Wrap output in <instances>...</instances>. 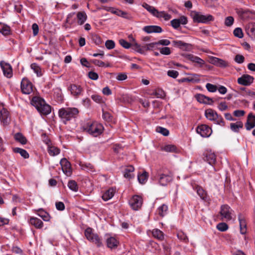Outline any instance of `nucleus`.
Segmentation results:
<instances>
[{
  "mask_svg": "<svg viewBox=\"0 0 255 255\" xmlns=\"http://www.w3.org/2000/svg\"><path fill=\"white\" fill-rule=\"evenodd\" d=\"M79 113V111L76 108H62L58 112L59 117L65 124H66L67 122L76 118Z\"/></svg>",
  "mask_w": 255,
  "mask_h": 255,
  "instance_id": "1",
  "label": "nucleus"
},
{
  "mask_svg": "<svg viewBox=\"0 0 255 255\" xmlns=\"http://www.w3.org/2000/svg\"><path fill=\"white\" fill-rule=\"evenodd\" d=\"M32 104L41 115H47L51 111V107L45 103L44 100L39 97H34L32 98Z\"/></svg>",
  "mask_w": 255,
  "mask_h": 255,
  "instance_id": "2",
  "label": "nucleus"
},
{
  "mask_svg": "<svg viewBox=\"0 0 255 255\" xmlns=\"http://www.w3.org/2000/svg\"><path fill=\"white\" fill-rule=\"evenodd\" d=\"M85 235L87 240L94 243L98 247H100L103 245L101 238L97 234L93 232L92 228H87L85 231Z\"/></svg>",
  "mask_w": 255,
  "mask_h": 255,
  "instance_id": "3",
  "label": "nucleus"
},
{
  "mask_svg": "<svg viewBox=\"0 0 255 255\" xmlns=\"http://www.w3.org/2000/svg\"><path fill=\"white\" fill-rule=\"evenodd\" d=\"M85 235L87 240L94 243L98 247H100L103 245L101 238L97 234L93 232L92 228H87L85 231Z\"/></svg>",
  "mask_w": 255,
  "mask_h": 255,
  "instance_id": "4",
  "label": "nucleus"
},
{
  "mask_svg": "<svg viewBox=\"0 0 255 255\" xmlns=\"http://www.w3.org/2000/svg\"><path fill=\"white\" fill-rule=\"evenodd\" d=\"M191 15L193 21L198 23H207L209 21H213L214 19L213 16L210 14L205 15L196 11H193L191 13Z\"/></svg>",
  "mask_w": 255,
  "mask_h": 255,
  "instance_id": "5",
  "label": "nucleus"
},
{
  "mask_svg": "<svg viewBox=\"0 0 255 255\" xmlns=\"http://www.w3.org/2000/svg\"><path fill=\"white\" fill-rule=\"evenodd\" d=\"M173 176V173L170 171H167L160 174L158 182L162 186H166L172 181Z\"/></svg>",
  "mask_w": 255,
  "mask_h": 255,
  "instance_id": "6",
  "label": "nucleus"
},
{
  "mask_svg": "<svg viewBox=\"0 0 255 255\" xmlns=\"http://www.w3.org/2000/svg\"><path fill=\"white\" fill-rule=\"evenodd\" d=\"M233 210L228 205H223L221 207L220 214L223 220L229 221L232 219Z\"/></svg>",
  "mask_w": 255,
  "mask_h": 255,
  "instance_id": "7",
  "label": "nucleus"
},
{
  "mask_svg": "<svg viewBox=\"0 0 255 255\" xmlns=\"http://www.w3.org/2000/svg\"><path fill=\"white\" fill-rule=\"evenodd\" d=\"M102 126L96 123L90 124L87 128L88 133L94 136H97L100 134L102 132Z\"/></svg>",
  "mask_w": 255,
  "mask_h": 255,
  "instance_id": "8",
  "label": "nucleus"
},
{
  "mask_svg": "<svg viewBox=\"0 0 255 255\" xmlns=\"http://www.w3.org/2000/svg\"><path fill=\"white\" fill-rule=\"evenodd\" d=\"M129 204L134 210H138L142 204V198L138 195H134L129 201Z\"/></svg>",
  "mask_w": 255,
  "mask_h": 255,
  "instance_id": "9",
  "label": "nucleus"
},
{
  "mask_svg": "<svg viewBox=\"0 0 255 255\" xmlns=\"http://www.w3.org/2000/svg\"><path fill=\"white\" fill-rule=\"evenodd\" d=\"M196 131L203 137H209L212 133L211 128L206 125H202L198 126Z\"/></svg>",
  "mask_w": 255,
  "mask_h": 255,
  "instance_id": "10",
  "label": "nucleus"
},
{
  "mask_svg": "<svg viewBox=\"0 0 255 255\" xmlns=\"http://www.w3.org/2000/svg\"><path fill=\"white\" fill-rule=\"evenodd\" d=\"M21 90L23 94H30L33 91L32 83L27 79L23 78L21 82Z\"/></svg>",
  "mask_w": 255,
  "mask_h": 255,
  "instance_id": "11",
  "label": "nucleus"
},
{
  "mask_svg": "<svg viewBox=\"0 0 255 255\" xmlns=\"http://www.w3.org/2000/svg\"><path fill=\"white\" fill-rule=\"evenodd\" d=\"M0 119L4 125H8L10 121L9 112L3 106L0 107Z\"/></svg>",
  "mask_w": 255,
  "mask_h": 255,
  "instance_id": "12",
  "label": "nucleus"
},
{
  "mask_svg": "<svg viewBox=\"0 0 255 255\" xmlns=\"http://www.w3.org/2000/svg\"><path fill=\"white\" fill-rule=\"evenodd\" d=\"M254 80V78L248 74H244L241 77L238 79V84L248 86L251 85L253 82Z\"/></svg>",
  "mask_w": 255,
  "mask_h": 255,
  "instance_id": "13",
  "label": "nucleus"
},
{
  "mask_svg": "<svg viewBox=\"0 0 255 255\" xmlns=\"http://www.w3.org/2000/svg\"><path fill=\"white\" fill-rule=\"evenodd\" d=\"M63 172L67 176L72 174V169L70 163L65 158H62L60 162Z\"/></svg>",
  "mask_w": 255,
  "mask_h": 255,
  "instance_id": "14",
  "label": "nucleus"
},
{
  "mask_svg": "<svg viewBox=\"0 0 255 255\" xmlns=\"http://www.w3.org/2000/svg\"><path fill=\"white\" fill-rule=\"evenodd\" d=\"M209 60L211 64L217 66L221 68H226L229 66V63L223 59L212 56L209 58Z\"/></svg>",
  "mask_w": 255,
  "mask_h": 255,
  "instance_id": "15",
  "label": "nucleus"
},
{
  "mask_svg": "<svg viewBox=\"0 0 255 255\" xmlns=\"http://www.w3.org/2000/svg\"><path fill=\"white\" fill-rule=\"evenodd\" d=\"M0 65L4 75L7 78H11L12 76V70L10 65L2 61L0 62Z\"/></svg>",
  "mask_w": 255,
  "mask_h": 255,
  "instance_id": "16",
  "label": "nucleus"
},
{
  "mask_svg": "<svg viewBox=\"0 0 255 255\" xmlns=\"http://www.w3.org/2000/svg\"><path fill=\"white\" fill-rule=\"evenodd\" d=\"M255 127V115L253 113H250L247 118V121L245 124V127L248 130H250Z\"/></svg>",
  "mask_w": 255,
  "mask_h": 255,
  "instance_id": "17",
  "label": "nucleus"
},
{
  "mask_svg": "<svg viewBox=\"0 0 255 255\" xmlns=\"http://www.w3.org/2000/svg\"><path fill=\"white\" fill-rule=\"evenodd\" d=\"M204 159L210 164H214L216 161V157L214 153L211 151H206L204 153Z\"/></svg>",
  "mask_w": 255,
  "mask_h": 255,
  "instance_id": "18",
  "label": "nucleus"
},
{
  "mask_svg": "<svg viewBox=\"0 0 255 255\" xmlns=\"http://www.w3.org/2000/svg\"><path fill=\"white\" fill-rule=\"evenodd\" d=\"M195 98L197 101L200 103L208 105H212L214 102L212 99L208 97L205 96L203 94H197L195 96Z\"/></svg>",
  "mask_w": 255,
  "mask_h": 255,
  "instance_id": "19",
  "label": "nucleus"
},
{
  "mask_svg": "<svg viewBox=\"0 0 255 255\" xmlns=\"http://www.w3.org/2000/svg\"><path fill=\"white\" fill-rule=\"evenodd\" d=\"M143 30L147 33H161L162 31L161 27L157 25L145 26L143 27Z\"/></svg>",
  "mask_w": 255,
  "mask_h": 255,
  "instance_id": "20",
  "label": "nucleus"
},
{
  "mask_svg": "<svg viewBox=\"0 0 255 255\" xmlns=\"http://www.w3.org/2000/svg\"><path fill=\"white\" fill-rule=\"evenodd\" d=\"M69 89L71 94L76 97L79 96L83 91V89L80 86L75 84L71 85L69 87Z\"/></svg>",
  "mask_w": 255,
  "mask_h": 255,
  "instance_id": "21",
  "label": "nucleus"
},
{
  "mask_svg": "<svg viewBox=\"0 0 255 255\" xmlns=\"http://www.w3.org/2000/svg\"><path fill=\"white\" fill-rule=\"evenodd\" d=\"M238 219L240 222V232L242 234H245L247 232L246 221L241 214L239 215Z\"/></svg>",
  "mask_w": 255,
  "mask_h": 255,
  "instance_id": "22",
  "label": "nucleus"
},
{
  "mask_svg": "<svg viewBox=\"0 0 255 255\" xmlns=\"http://www.w3.org/2000/svg\"><path fill=\"white\" fill-rule=\"evenodd\" d=\"M130 36L132 37V45L131 47H132V49L140 54H144V46L141 47L135 41V39L132 36Z\"/></svg>",
  "mask_w": 255,
  "mask_h": 255,
  "instance_id": "23",
  "label": "nucleus"
},
{
  "mask_svg": "<svg viewBox=\"0 0 255 255\" xmlns=\"http://www.w3.org/2000/svg\"><path fill=\"white\" fill-rule=\"evenodd\" d=\"M107 247L111 249H116L118 246L119 242L114 237H110L106 241Z\"/></svg>",
  "mask_w": 255,
  "mask_h": 255,
  "instance_id": "24",
  "label": "nucleus"
},
{
  "mask_svg": "<svg viewBox=\"0 0 255 255\" xmlns=\"http://www.w3.org/2000/svg\"><path fill=\"white\" fill-rule=\"evenodd\" d=\"M29 223L34 226L37 229H41L43 226L42 221L35 217H31L29 221Z\"/></svg>",
  "mask_w": 255,
  "mask_h": 255,
  "instance_id": "25",
  "label": "nucleus"
},
{
  "mask_svg": "<svg viewBox=\"0 0 255 255\" xmlns=\"http://www.w3.org/2000/svg\"><path fill=\"white\" fill-rule=\"evenodd\" d=\"M197 192L198 195L200 197V198L205 201H207L209 200V197L207 195V193L205 190H203L202 188L200 186H197L196 187Z\"/></svg>",
  "mask_w": 255,
  "mask_h": 255,
  "instance_id": "26",
  "label": "nucleus"
},
{
  "mask_svg": "<svg viewBox=\"0 0 255 255\" xmlns=\"http://www.w3.org/2000/svg\"><path fill=\"white\" fill-rule=\"evenodd\" d=\"M0 32L4 36L8 35L10 34V28L7 25L0 22Z\"/></svg>",
  "mask_w": 255,
  "mask_h": 255,
  "instance_id": "27",
  "label": "nucleus"
},
{
  "mask_svg": "<svg viewBox=\"0 0 255 255\" xmlns=\"http://www.w3.org/2000/svg\"><path fill=\"white\" fill-rule=\"evenodd\" d=\"M77 17L78 19V23L79 25H82L86 20L87 16L85 12L79 11L77 13Z\"/></svg>",
  "mask_w": 255,
  "mask_h": 255,
  "instance_id": "28",
  "label": "nucleus"
},
{
  "mask_svg": "<svg viewBox=\"0 0 255 255\" xmlns=\"http://www.w3.org/2000/svg\"><path fill=\"white\" fill-rule=\"evenodd\" d=\"M218 114L212 109H208L205 111L206 117L210 121L215 120L218 117Z\"/></svg>",
  "mask_w": 255,
  "mask_h": 255,
  "instance_id": "29",
  "label": "nucleus"
},
{
  "mask_svg": "<svg viewBox=\"0 0 255 255\" xmlns=\"http://www.w3.org/2000/svg\"><path fill=\"white\" fill-rule=\"evenodd\" d=\"M115 193V190L113 188H110L103 195L102 198L104 201H108L114 196Z\"/></svg>",
  "mask_w": 255,
  "mask_h": 255,
  "instance_id": "30",
  "label": "nucleus"
},
{
  "mask_svg": "<svg viewBox=\"0 0 255 255\" xmlns=\"http://www.w3.org/2000/svg\"><path fill=\"white\" fill-rule=\"evenodd\" d=\"M243 127V124L241 121L237 122L235 123L230 124V128L231 130L234 132H238L239 129Z\"/></svg>",
  "mask_w": 255,
  "mask_h": 255,
  "instance_id": "31",
  "label": "nucleus"
},
{
  "mask_svg": "<svg viewBox=\"0 0 255 255\" xmlns=\"http://www.w3.org/2000/svg\"><path fill=\"white\" fill-rule=\"evenodd\" d=\"M134 168L133 166L130 165L127 166L125 169L124 173V176L126 178L130 179L132 177L131 175V173L133 172Z\"/></svg>",
  "mask_w": 255,
  "mask_h": 255,
  "instance_id": "32",
  "label": "nucleus"
},
{
  "mask_svg": "<svg viewBox=\"0 0 255 255\" xmlns=\"http://www.w3.org/2000/svg\"><path fill=\"white\" fill-rule=\"evenodd\" d=\"M60 150L56 146L48 145V152L51 156L58 155L60 153Z\"/></svg>",
  "mask_w": 255,
  "mask_h": 255,
  "instance_id": "33",
  "label": "nucleus"
},
{
  "mask_svg": "<svg viewBox=\"0 0 255 255\" xmlns=\"http://www.w3.org/2000/svg\"><path fill=\"white\" fill-rule=\"evenodd\" d=\"M14 139L22 144H25L27 142V139L20 132L15 134Z\"/></svg>",
  "mask_w": 255,
  "mask_h": 255,
  "instance_id": "34",
  "label": "nucleus"
},
{
  "mask_svg": "<svg viewBox=\"0 0 255 255\" xmlns=\"http://www.w3.org/2000/svg\"><path fill=\"white\" fill-rule=\"evenodd\" d=\"M37 215L39 216L45 221H48L50 220L49 214L43 209H40L37 211Z\"/></svg>",
  "mask_w": 255,
  "mask_h": 255,
  "instance_id": "35",
  "label": "nucleus"
},
{
  "mask_svg": "<svg viewBox=\"0 0 255 255\" xmlns=\"http://www.w3.org/2000/svg\"><path fill=\"white\" fill-rule=\"evenodd\" d=\"M13 151L15 153H19L24 158H28L29 157V154L25 149L16 147L13 149Z\"/></svg>",
  "mask_w": 255,
  "mask_h": 255,
  "instance_id": "36",
  "label": "nucleus"
},
{
  "mask_svg": "<svg viewBox=\"0 0 255 255\" xmlns=\"http://www.w3.org/2000/svg\"><path fill=\"white\" fill-rule=\"evenodd\" d=\"M152 233L153 237L158 240H162L164 238L163 233L157 229L153 230Z\"/></svg>",
  "mask_w": 255,
  "mask_h": 255,
  "instance_id": "37",
  "label": "nucleus"
},
{
  "mask_svg": "<svg viewBox=\"0 0 255 255\" xmlns=\"http://www.w3.org/2000/svg\"><path fill=\"white\" fill-rule=\"evenodd\" d=\"M30 67L33 70L34 72L37 74V76L40 77L42 76V74L41 72V68L38 65V64L36 63H32L31 64Z\"/></svg>",
  "mask_w": 255,
  "mask_h": 255,
  "instance_id": "38",
  "label": "nucleus"
},
{
  "mask_svg": "<svg viewBox=\"0 0 255 255\" xmlns=\"http://www.w3.org/2000/svg\"><path fill=\"white\" fill-rule=\"evenodd\" d=\"M168 207L166 205H162L158 208L159 215L161 217H163L166 213Z\"/></svg>",
  "mask_w": 255,
  "mask_h": 255,
  "instance_id": "39",
  "label": "nucleus"
},
{
  "mask_svg": "<svg viewBox=\"0 0 255 255\" xmlns=\"http://www.w3.org/2000/svg\"><path fill=\"white\" fill-rule=\"evenodd\" d=\"M68 187L73 191H77L78 186L76 182L74 180H70L68 183Z\"/></svg>",
  "mask_w": 255,
  "mask_h": 255,
  "instance_id": "40",
  "label": "nucleus"
},
{
  "mask_svg": "<svg viewBox=\"0 0 255 255\" xmlns=\"http://www.w3.org/2000/svg\"><path fill=\"white\" fill-rule=\"evenodd\" d=\"M147 173L146 171H144L142 174L138 175V180L139 183L143 184L146 181L147 179Z\"/></svg>",
  "mask_w": 255,
  "mask_h": 255,
  "instance_id": "41",
  "label": "nucleus"
},
{
  "mask_svg": "<svg viewBox=\"0 0 255 255\" xmlns=\"http://www.w3.org/2000/svg\"><path fill=\"white\" fill-rule=\"evenodd\" d=\"M162 150L166 151V152H177V148L176 147L172 144H168L164 146Z\"/></svg>",
  "mask_w": 255,
  "mask_h": 255,
  "instance_id": "42",
  "label": "nucleus"
},
{
  "mask_svg": "<svg viewBox=\"0 0 255 255\" xmlns=\"http://www.w3.org/2000/svg\"><path fill=\"white\" fill-rule=\"evenodd\" d=\"M248 34H251L255 36V23H251L246 28Z\"/></svg>",
  "mask_w": 255,
  "mask_h": 255,
  "instance_id": "43",
  "label": "nucleus"
},
{
  "mask_svg": "<svg viewBox=\"0 0 255 255\" xmlns=\"http://www.w3.org/2000/svg\"><path fill=\"white\" fill-rule=\"evenodd\" d=\"M217 229L221 232H225L228 230V226L225 223H220L217 225Z\"/></svg>",
  "mask_w": 255,
  "mask_h": 255,
  "instance_id": "44",
  "label": "nucleus"
},
{
  "mask_svg": "<svg viewBox=\"0 0 255 255\" xmlns=\"http://www.w3.org/2000/svg\"><path fill=\"white\" fill-rule=\"evenodd\" d=\"M156 130L157 132L161 133L164 136H167L169 133V130L167 129L161 127H157Z\"/></svg>",
  "mask_w": 255,
  "mask_h": 255,
  "instance_id": "45",
  "label": "nucleus"
},
{
  "mask_svg": "<svg viewBox=\"0 0 255 255\" xmlns=\"http://www.w3.org/2000/svg\"><path fill=\"white\" fill-rule=\"evenodd\" d=\"M234 34L236 37H237L239 38H241L243 37L244 34L243 33V31L241 28L238 27L236 28L234 30Z\"/></svg>",
  "mask_w": 255,
  "mask_h": 255,
  "instance_id": "46",
  "label": "nucleus"
},
{
  "mask_svg": "<svg viewBox=\"0 0 255 255\" xmlns=\"http://www.w3.org/2000/svg\"><path fill=\"white\" fill-rule=\"evenodd\" d=\"M152 96H155L157 98H162L164 97L165 94L163 91L161 90H158L153 92L151 94Z\"/></svg>",
  "mask_w": 255,
  "mask_h": 255,
  "instance_id": "47",
  "label": "nucleus"
},
{
  "mask_svg": "<svg viewBox=\"0 0 255 255\" xmlns=\"http://www.w3.org/2000/svg\"><path fill=\"white\" fill-rule=\"evenodd\" d=\"M92 40L96 45H100L102 43L101 37L97 34L92 35Z\"/></svg>",
  "mask_w": 255,
  "mask_h": 255,
  "instance_id": "48",
  "label": "nucleus"
},
{
  "mask_svg": "<svg viewBox=\"0 0 255 255\" xmlns=\"http://www.w3.org/2000/svg\"><path fill=\"white\" fill-rule=\"evenodd\" d=\"M213 121H214L215 124L221 126H224L225 124L223 118L221 116L219 115H218V117L216 118L215 120H213Z\"/></svg>",
  "mask_w": 255,
  "mask_h": 255,
  "instance_id": "49",
  "label": "nucleus"
},
{
  "mask_svg": "<svg viewBox=\"0 0 255 255\" xmlns=\"http://www.w3.org/2000/svg\"><path fill=\"white\" fill-rule=\"evenodd\" d=\"M105 46L108 49H112L115 47V43L112 40H108L105 42Z\"/></svg>",
  "mask_w": 255,
  "mask_h": 255,
  "instance_id": "50",
  "label": "nucleus"
},
{
  "mask_svg": "<svg viewBox=\"0 0 255 255\" xmlns=\"http://www.w3.org/2000/svg\"><path fill=\"white\" fill-rule=\"evenodd\" d=\"M234 21V18L233 16H228L225 18V24L227 26H231L233 25Z\"/></svg>",
  "mask_w": 255,
  "mask_h": 255,
  "instance_id": "51",
  "label": "nucleus"
},
{
  "mask_svg": "<svg viewBox=\"0 0 255 255\" xmlns=\"http://www.w3.org/2000/svg\"><path fill=\"white\" fill-rule=\"evenodd\" d=\"M120 44L125 48L128 49L131 46L132 43H130L125 39H122L119 40Z\"/></svg>",
  "mask_w": 255,
  "mask_h": 255,
  "instance_id": "52",
  "label": "nucleus"
},
{
  "mask_svg": "<svg viewBox=\"0 0 255 255\" xmlns=\"http://www.w3.org/2000/svg\"><path fill=\"white\" fill-rule=\"evenodd\" d=\"M206 87L210 92H215L217 90V87L216 85L210 83H207L206 85Z\"/></svg>",
  "mask_w": 255,
  "mask_h": 255,
  "instance_id": "53",
  "label": "nucleus"
},
{
  "mask_svg": "<svg viewBox=\"0 0 255 255\" xmlns=\"http://www.w3.org/2000/svg\"><path fill=\"white\" fill-rule=\"evenodd\" d=\"M177 237L179 239L183 240L185 242H187L188 241L187 236L182 232H179L177 234Z\"/></svg>",
  "mask_w": 255,
  "mask_h": 255,
  "instance_id": "54",
  "label": "nucleus"
},
{
  "mask_svg": "<svg viewBox=\"0 0 255 255\" xmlns=\"http://www.w3.org/2000/svg\"><path fill=\"white\" fill-rule=\"evenodd\" d=\"M82 167L84 169H87L92 172L95 171L94 167L91 163H85L84 164H83L82 165Z\"/></svg>",
  "mask_w": 255,
  "mask_h": 255,
  "instance_id": "55",
  "label": "nucleus"
},
{
  "mask_svg": "<svg viewBox=\"0 0 255 255\" xmlns=\"http://www.w3.org/2000/svg\"><path fill=\"white\" fill-rule=\"evenodd\" d=\"M159 50L160 53L163 55H168L171 53L170 48L167 47L160 48Z\"/></svg>",
  "mask_w": 255,
  "mask_h": 255,
  "instance_id": "56",
  "label": "nucleus"
},
{
  "mask_svg": "<svg viewBox=\"0 0 255 255\" xmlns=\"http://www.w3.org/2000/svg\"><path fill=\"white\" fill-rule=\"evenodd\" d=\"M123 100L125 102L128 103H131L134 101V99L132 97L128 95H123Z\"/></svg>",
  "mask_w": 255,
  "mask_h": 255,
  "instance_id": "57",
  "label": "nucleus"
},
{
  "mask_svg": "<svg viewBox=\"0 0 255 255\" xmlns=\"http://www.w3.org/2000/svg\"><path fill=\"white\" fill-rule=\"evenodd\" d=\"M244 60H245V58L242 55L237 54V55H236V56L235 57V61L237 63H239V64L243 63L244 62Z\"/></svg>",
  "mask_w": 255,
  "mask_h": 255,
  "instance_id": "58",
  "label": "nucleus"
},
{
  "mask_svg": "<svg viewBox=\"0 0 255 255\" xmlns=\"http://www.w3.org/2000/svg\"><path fill=\"white\" fill-rule=\"evenodd\" d=\"M167 75L168 76H169L170 77H172L173 78H176L178 76L179 73L177 71L171 70H169L167 72Z\"/></svg>",
  "mask_w": 255,
  "mask_h": 255,
  "instance_id": "59",
  "label": "nucleus"
},
{
  "mask_svg": "<svg viewBox=\"0 0 255 255\" xmlns=\"http://www.w3.org/2000/svg\"><path fill=\"white\" fill-rule=\"evenodd\" d=\"M157 45V42L150 43L146 44L144 46V50H150L154 48L155 46Z\"/></svg>",
  "mask_w": 255,
  "mask_h": 255,
  "instance_id": "60",
  "label": "nucleus"
},
{
  "mask_svg": "<svg viewBox=\"0 0 255 255\" xmlns=\"http://www.w3.org/2000/svg\"><path fill=\"white\" fill-rule=\"evenodd\" d=\"M127 75L125 73H118L117 77L116 79L119 81H124L127 79Z\"/></svg>",
  "mask_w": 255,
  "mask_h": 255,
  "instance_id": "61",
  "label": "nucleus"
},
{
  "mask_svg": "<svg viewBox=\"0 0 255 255\" xmlns=\"http://www.w3.org/2000/svg\"><path fill=\"white\" fill-rule=\"evenodd\" d=\"M89 78L93 80H96L98 79L99 76L96 72L90 71L88 73Z\"/></svg>",
  "mask_w": 255,
  "mask_h": 255,
  "instance_id": "62",
  "label": "nucleus"
},
{
  "mask_svg": "<svg viewBox=\"0 0 255 255\" xmlns=\"http://www.w3.org/2000/svg\"><path fill=\"white\" fill-rule=\"evenodd\" d=\"M170 22L172 26L175 29L178 28L180 25L179 20L178 19H174L172 20Z\"/></svg>",
  "mask_w": 255,
  "mask_h": 255,
  "instance_id": "63",
  "label": "nucleus"
},
{
  "mask_svg": "<svg viewBox=\"0 0 255 255\" xmlns=\"http://www.w3.org/2000/svg\"><path fill=\"white\" fill-rule=\"evenodd\" d=\"M55 205L58 210L63 211L65 209V205L62 202H57L56 203Z\"/></svg>",
  "mask_w": 255,
  "mask_h": 255,
  "instance_id": "64",
  "label": "nucleus"
}]
</instances>
